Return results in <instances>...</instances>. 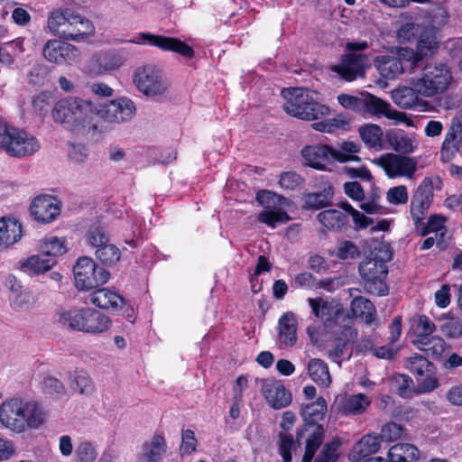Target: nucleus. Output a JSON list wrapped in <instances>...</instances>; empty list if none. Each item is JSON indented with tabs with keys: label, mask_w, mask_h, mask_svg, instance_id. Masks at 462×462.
<instances>
[{
	"label": "nucleus",
	"mask_w": 462,
	"mask_h": 462,
	"mask_svg": "<svg viewBox=\"0 0 462 462\" xmlns=\"http://www.w3.org/2000/svg\"><path fill=\"white\" fill-rule=\"evenodd\" d=\"M385 136L390 147L401 155L412 153L419 145L417 136L414 134L392 130L387 132Z\"/></svg>",
	"instance_id": "b1692460"
},
{
	"label": "nucleus",
	"mask_w": 462,
	"mask_h": 462,
	"mask_svg": "<svg viewBox=\"0 0 462 462\" xmlns=\"http://www.w3.org/2000/svg\"><path fill=\"white\" fill-rule=\"evenodd\" d=\"M430 207V204L418 201V199H411L410 211L416 228H419L420 224H422V220L424 219Z\"/></svg>",
	"instance_id": "0e129e2a"
},
{
	"label": "nucleus",
	"mask_w": 462,
	"mask_h": 462,
	"mask_svg": "<svg viewBox=\"0 0 462 462\" xmlns=\"http://www.w3.org/2000/svg\"><path fill=\"white\" fill-rule=\"evenodd\" d=\"M279 438V451L282 462H291V451L295 450L296 448L293 437L288 433H280Z\"/></svg>",
	"instance_id": "4d7b16f0"
},
{
	"label": "nucleus",
	"mask_w": 462,
	"mask_h": 462,
	"mask_svg": "<svg viewBox=\"0 0 462 462\" xmlns=\"http://www.w3.org/2000/svg\"><path fill=\"white\" fill-rule=\"evenodd\" d=\"M39 251L48 258H55L66 253L65 241L56 236L45 238L39 245Z\"/></svg>",
	"instance_id": "79ce46f5"
},
{
	"label": "nucleus",
	"mask_w": 462,
	"mask_h": 462,
	"mask_svg": "<svg viewBox=\"0 0 462 462\" xmlns=\"http://www.w3.org/2000/svg\"><path fill=\"white\" fill-rule=\"evenodd\" d=\"M391 259L392 254L387 250L382 259L369 258L360 263L358 271L368 293L377 296H384L388 293L384 279L388 273L386 262Z\"/></svg>",
	"instance_id": "0eeeda50"
},
{
	"label": "nucleus",
	"mask_w": 462,
	"mask_h": 462,
	"mask_svg": "<svg viewBox=\"0 0 462 462\" xmlns=\"http://www.w3.org/2000/svg\"><path fill=\"white\" fill-rule=\"evenodd\" d=\"M75 284L78 289L88 291L106 283L110 273L98 266L91 258L84 256L78 259L73 268Z\"/></svg>",
	"instance_id": "6e6552de"
},
{
	"label": "nucleus",
	"mask_w": 462,
	"mask_h": 462,
	"mask_svg": "<svg viewBox=\"0 0 462 462\" xmlns=\"http://www.w3.org/2000/svg\"><path fill=\"white\" fill-rule=\"evenodd\" d=\"M23 398H13L0 405V421L6 428L23 432L26 430V420L21 416Z\"/></svg>",
	"instance_id": "f3484780"
},
{
	"label": "nucleus",
	"mask_w": 462,
	"mask_h": 462,
	"mask_svg": "<svg viewBox=\"0 0 462 462\" xmlns=\"http://www.w3.org/2000/svg\"><path fill=\"white\" fill-rule=\"evenodd\" d=\"M370 404L371 399L365 393L352 394L338 401V410L346 415H360L365 412Z\"/></svg>",
	"instance_id": "a878e982"
},
{
	"label": "nucleus",
	"mask_w": 462,
	"mask_h": 462,
	"mask_svg": "<svg viewBox=\"0 0 462 462\" xmlns=\"http://www.w3.org/2000/svg\"><path fill=\"white\" fill-rule=\"evenodd\" d=\"M444 221H445V218L441 216H438V215H432L427 224H420L422 226H421V230H420V235L422 236H425L427 235H429L430 233H436V234H439L440 236H443L446 233V227L444 226Z\"/></svg>",
	"instance_id": "864d4df0"
},
{
	"label": "nucleus",
	"mask_w": 462,
	"mask_h": 462,
	"mask_svg": "<svg viewBox=\"0 0 462 462\" xmlns=\"http://www.w3.org/2000/svg\"><path fill=\"white\" fill-rule=\"evenodd\" d=\"M52 118L65 130L79 137H94L102 129L95 118V106L91 101L76 97L60 99L53 106Z\"/></svg>",
	"instance_id": "f257e3e1"
},
{
	"label": "nucleus",
	"mask_w": 462,
	"mask_h": 462,
	"mask_svg": "<svg viewBox=\"0 0 462 462\" xmlns=\"http://www.w3.org/2000/svg\"><path fill=\"white\" fill-rule=\"evenodd\" d=\"M416 42L418 59L432 56L439 47L437 30L433 26H425Z\"/></svg>",
	"instance_id": "cd10ccee"
},
{
	"label": "nucleus",
	"mask_w": 462,
	"mask_h": 462,
	"mask_svg": "<svg viewBox=\"0 0 462 462\" xmlns=\"http://www.w3.org/2000/svg\"><path fill=\"white\" fill-rule=\"evenodd\" d=\"M351 311L356 318H360L365 323L372 324L376 319V310L372 301L358 296L351 301Z\"/></svg>",
	"instance_id": "72a5a7b5"
},
{
	"label": "nucleus",
	"mask_w": 462,
	"mask_h": 462,
	"mask_svg": "<svg viewBox=\"0 0 462 462\" xmlns=\"http://www.w3.org/2000/svg\"><path fill=\"white\" fill-rule=\"evenodd\" d=\"M374 66L381 76L387 79H393L403 70L402 62L394 55H382L374 59Z\"/></svg>",
	"instance_id": "7c9ffc66"
},
{
	"label": "nucleus",
	"mask_w": 462,
	"mask_h": 462,
	"mask_svg": "<svg viewBox=\"0 0 462 462\" xmlns=\"http://www.w3.org/2000/svg\"><path fill=\"white\" fill-rule=\"evenodd\" d=\"M69 388L81 395H91L95 391V383L84 371H76L69 377Z\"/></svg>",
	"instance_id": "4c0bfd02"
},
{
	"label": "nucleus",
	"mask_w": 462,
	"mask_h": 462,
	"mask_svg": "<svg viewBox=\"0 0 462 462\" xmlns=\"http://www.w3.org/2000/svg\"><path fill=\"white\" fill-rule=\"evenodd\" d=\"M391 462H411L419 457V449L409 443L393 446L388 452Z\"/></svg>",
	"instance_id": "e433bc0d"
},
{
	"label": "nucleus",
	"mask_w": 462,
	"mask_h": 462,
	"mask_svg": "<svg viewBox=\"0 0 462 462\" xmlns=\"http://www.w3.org/2000/svg\"><path fill=\"white\" fill-rule=\"evenodd\" d=\"M42 388L44 393L54 397H60L65 393L63 383L53 376H47L43 379Z\"/></svg>",
	"instance_id": "bf43d9fd"
},
{
	"label": "nucleus",
	"mask_w": 462,
	"mask_h": 462,
	"mask_svg": "<svg viewBox=\"0 0 462 462\" xmlns=\"http://www.w3.org/2000/svg\"><path fill=\"white\" fill-rule=\"evenodd\" d=\"M134 82L140 92L154 100L163 97L168 89L162 71L152 65L137 69L134 75Z\"/></svg>",
	"instance_id": "1a4fd4ad"
},
{
	"label": "nucleus",
	"mask_w": 462,
	"mask_h": 462,
	"mask_svg": "<svg viewBox=\"0 0 462 462\" xmlns=\"http://www.w3.org/2000/svg\"><path fill=\"white\" fill-rule=\"evenodd\" d=\"M57 322L71 330L99 334L109 328L111 320L97 310L82 308L58 312Z\"/></svg>",
	"instance_id": "39448f33"
},
{
	"label": "nucleus",
	"mask_w": 462,
	"mask_h": 462,
	"mask_svg": "<svg viewBox=\"0 0 462 462\" xmlns=\"http://www.w3.org/2000/svg\"><path fill=\"white\" fill-rule=\"evenodd\" d=\"M263 394L268 404L280 410L291 402V393L278 381H265L262 387Z\"/></svg>",
	"instance_id": "4be33fe9"
},
{
	"label": "nucleus",
	"mask_w": 462,
	"mask_h": 462,
	"mask_svg": "<svg viewBox=\"0 0 462 462\" xmlns=\"http://www.w3.org/2000/svg\"><path fill=\"white\" fill-rule=\"evenodd\" d=\"M411 87L399 88L392 92L393 102L403 109H411L423 105H428L420 98V94L416 89L414 79L411 81Z\"/></svg>",
	"instance_id": "5701e85b"
},
{
	"label": "nucleus",
	"mask_w": 462,
	"mask_h": 462,
	"mask_svg": "<svg viewBox=\"0 0 462 462\" xmlns=\"http://www.w3.org/2000/svg\"><path fill=\"white\" fill-rule=\"evenodd\" d=\"M97 62L99 65L98 72H103L119 68L123 64V59L115 52H104L97 55Z\"/></svg>",
	"instance_id": "3c124183"
},
{
	"label": "nucleus",
	"mask_w": 462,
	"mask_h": 462,
	"mask_svg": "<svg viewBox=\"0 0 462 462\" xmlns=\"http://www.w3.org/2000/svg\"><path fill=\"white\" fill-rule=\"evenodd\" d=\"M136 113L134 103L127 97H120L108 103L95 106V118L104 119L109 123H125L130 121Z\"/></svg>",
	"instance_id": "9b49d317"
},
{
	"label": "nucleus",
	"mask_w": 462,
	"mask_h": 462,
	"mask_svg": "<svg viewBox=\"0 0 462 462\" xmlns=\"http://www.w3.org/2000/svg\"><path fill=\"white\" fill-rule=\"evenodd\" d=\"M406 367L412 373L419 376H424V374H434V365L432 363L428 361L427 358L414 355L406 360Z\"/></svg>",
	"instance_id": "a18cd8bd"
},
{
	"label": "nucleus",
	"mask_w": 462,
	"mask_h": 462,
	"mask_svg": "<svg viewBox=\"0 0 462 462\" xmlns=\"http://www.w3.org/2000/svg\"><path fill=\"white\" fill-rule=\"evenodd\" d=\"M22 237V225L14 217L0 218V246L9 247Z\"/></svg>",
	"instance_id": "bb28decb"
},
{
	"label": "nucleus",
	"mask_w": 462,
	"mask_h": 462,
	"mask_svg": "<svg viewBox=\"0 0 462 462\" xmlns=\"http://www.w3.org/2000/svg\"><path fill=\"white\" fill-rule=\"evenodd\" d=\"M96 257L106 265L116 263L121 257L120 250L113 244L107 243L102 246L97 247Z\"/></svg>",
	"instance_id": "49530a36"
},
{
	"label": "nucleus",
	"mask_w": 462,
	"mask_h": 462,
	"mask_svg": "<svg viewBox=\"0 0 462 462\" xmlns=\"http://www.w3.org/2000/svg\"><path fill=\"white\" fill-rule=\"evenodd\" d=\"M416 89L423 97H433L445 93L453 82V73L443 62L426 64L420 73L413 78Z\"/></svg>",
	"instance_id": "423d86ee"
},
{
	"label": "nucleus",
	"mask_w": 462,
	"mask_h": 462,
	"mask_svg": "<svg viewBox=\"0 0 462 462\" xmlns=\"http://www.w3.org/2000/svg\"><path fill=\"white\" fill-rule=\"evenodd\" d=\"M333 195V187L328 186L319 192L309 193L305 197V203L310 208L319 209L330 204Z\"/></svg>",
	"instance_id": "37998d69"
},
{
	"label": "nucleus",
	"mask_w": 462,
	"mask_h": 462,
	"mask_svg": "<svg viewBox=\"0 0 462 462\" xmlns=\"http://www.w3.org/2000/svg\"><path fill=\"white\" fill-rule=\"evenodd\" d=\"M278 199L279 197L275 193L268 190H260L256 194V200L259 204L269 209L261 212L258 216V220L273 228L276 227L278 224L286 223L291 219L289 215L284 211L271 210L275 208Z\"/></svg>",
	"instance_id": "dca6fc26"
},
{
	"label": "nucleus",
	"mask_w": 462,
	"mask_h": 462,
	"mask_svg": "<svg viewBox=\"0 0 462 462\" xmlns=\"http://www.w3.org/2000/svg\"><path fill=\"white\" fill-rule=\"evenodd\" d=\"M338 444L337 442H328L321 449L314 462H337Z\"/></svg>",
	"instance_id": "774afa93"
},
{
	"label": "nucleus",
	"mask_w": 462,
	"mask_h": 462,
	"mask_svg": "<svg viewBox=\"0 0 462 462\" xmlns=\"http://www.w3.org/2000/svg\"><path fill=\"white\" fill-rule=\"evenodd\" d=\"M23 405L25 407L23 408L21 416L26 420V429H37L45 422L47 414L40 403L23 398Z\"/></svg>",
	"instance_id": "c756f323"
},
{
	"label": "nucleus",
	"mask_w": 462,
	"mask_h": 462,
	"mask_svg": "<svg viewBox=\"0 0 462 462\" xmlns=\"http://www.w3.org/2000/svg\"><path fill=\"white\" fill-rule=\"evenodd\" d=\"M10 302L13 308L17 310L28 309L34 303V298L29 291H19L14 294H11Z\"/></svg>",
	"instance_id": "13d9d810"
},
{
	"label": "nucleus",
	"mask_w": 462,
	"mask_h": 462,
	"mask_svg": "<svg viewBox=\"0 0 462 462\" xmlns=\"http://www.w3.org/2000/svg\"><path fill=\"white\" fill-rule=\"evenodd\" d=\"M88 241L95 248L109 243L106 226L100 223L94 224L88 230Z\"/></svg>",
	"instance_id": "09e8293b"
},
{
	"label": "nucleus",
	"mask_w": 462,
	"mask_h": 462,
	"mask_svg": "<svg viewBox=\"0 0 462 462\" xmlns=\"http://www.w3.org/2000/svg\"><path fill=\"white\" fill-rule=\"evenodd\" d=\"M327 412V402L323 397L315 402L303 405L300 410L305 421L303 429L297 433V441L305 440V453L301 462H311L316 451L324 440V429L318 422L323 420Z\"/></svg>",
	"instance_id": "7ed1b4c3"
},
{
	"label": "nucleus",
	"mask_w": 462,
	"mask_h": 462,
	"mask_svg": "<svg viewBox=\"0 0 462 462\" xmlns=\"http://www.w3.org/2000/svg\"><path fill=\"white\" fill-rule=\"evenodd\" d=\"M393 385L396 393L402 398H410L413 393V381L405 374H395L393 377Z\"/></svg>",
	"instance_id": "8fccbe9b"
},
{
	"label": "nucleus",
	"mask_w": 462,
	"mask_h": 462,
	"mask_svg": "<svg viewBox=\"0 0 462 462\" xmlns=\"http://www.w3.org/2000/svg\"><path fill=\"white\" fill-rule=\"evenodd\" d=\"M426 25L414 23H407L403 24L397 32L398 41L401 43H410L417 42Z\"/></svg>",
	"instance_id": "de8ad7c7"
},
{
	"label": "nucleus",
	"mask_w": 462,
	"mask_h": 462,
	"mask_svg": "<svg viewBox=\"0 0 462 462\" xmlns=\"http://www.w3.org/2000/svg\"><path fill=\"white\" fill-rule=\"evenodd\" d=\"M403 432L404 429L401 425L394 422H389L382 427L379 437L381 438V440L392 442L399 439L403 435Z\"/></svg>",
	"instance_id": "e2e57ef3"
},
{
	"label": "nucleus",
	"mask_w": 462,
	"mask_h": 462,
	"mask_svg": "<svg viewBox=\"0 0 462 462\" xmlns=\"http://www.w3.org/2000/svg\"><path fill=\"white\" fill-rule=\"evenodd\" d=\"M39 148L40 144L35 137L14 127L11 128V134L3 149L10 156L25 157L32 155Z\"/></svg>",
	"instance_id": "4468645a"
},
{
	"label": "nucleus",
	"mask_w": 462,
	"mask_h": 462,
	"mask_svg": "<svg viewBox=\"0 0 462 462\" xmlns=\"http://www.w3.org/2000/svg\"><path fill=\"white\" fill-rule=\"evenodd\" d=\"M347 125V121L338 116L328 120L316 122L312 124V128L323 133H333L337 129H345Z\"/></svg>",
	"instance_id": "6e6d98bb"
},
{
	"label": "nucleus",
	"mask_w": 462,
	"mask_h": 462,
	"mask_svg": "<svg viewBox=\"0 0 462 462\" xmlns=\"http://www.w3.org/2000/svg\"><path fill=\"white\" fill-rule=\"evenodd\" d=\"M442 188V180L439 177L424 178L415 190L411 199L425 202L431 205L433 190Z\"/></svg>",
	"instance_id": "c9c22d12"
},
{
	"label": "nucleus",
	"mask_w": 462,
	"mask_h": 462,
	"mask_svg": "<svg viewBox=\"0 0 462 462\" xmlns=\"http://www.w3.org/2000/svg\"><path fill=\"white\" fill-rule=\"evenodd\" d=\"M31 215L42 223H50L60 213V203L53 196L42 195L36 197L30 207Z\"/></svg>",
	"instance_id": "a211bd4d"
},
{
	"label": "nucleus",
	"mask_w": 462,
	"mask_h": 462,
	"mask_svg": "<svg viewBox=\"0 0 462 462\" xmlns=\"http://www.w3.org/2000/svg\"><path fill=\"white\" fill-rule=\"evenodd\" d=\"M90 301L101 309L117 308L125 303L121 295L106 288L97 290L91 293Z\"/></svg>",
	"instance_id": "f704fd0d"
},
{
	"label": "nucleus",
	"mask_w": 462,
	"mask_h": 462,
	"mask_svg": "<svg viewBox=\"0 0 462 462\" xmlns=\"http://www.w3.org/2000/svg\"><path fill=\"white\" fill-rule=\"evenodd\" d=\"M413 345L434 359L439 358L446 348L444 339L437 336L417 338L413 341Z\"/></svg>",
	"instance_id": "473e14b6"
},
{
	"label": "nucleus",
	"mask_w": 462,
	"mask_h": 462,
	"mask_svg": "<svg viewBox=\"0 0 462 462\" xmlns=\"http://www.w3.org/2000/svg\"><path fill=\"white\" fill-rule=\"evenodd\" d=\"M198 445V440L195 437V433L191 430H183L181 431V444H180V453L182 455L191 454L196 451Z\"/></svg>",
	"instance_id": "69168bd1"
},
{
	"label": "nucleus",
	"mask_w": 462,
	"mask_h": 462,
	"mask_svg": "<svg viewBox=\"0 0 462 462\" xmlns=\"http://www.w3.org/2000/svg\"><path fill=\"white\" fill-rule=\"evenodd\" d=\"M381 438L379 435H365L357 443H356L349 453V459L352 461H360L361 459L376 453L381 447Z\"/></svg>",
	"instance_id": "393cba45"
},
{
	"label": "nucleus",
	"mask_w": 462,
	"mask_h": 462,
	"mask_svg": "<svg viewBox=\"0 0 462 462\" xmlns=\"http://www.w3.org/2000/svg\"><path fill=\"white\" fill-rule=\"evenodd\" d=\"M366 56L363 54L349 53L342 57L337 65H334L331 69L341 79L346 81H353L365 76V63Z\"/></svg>",
	"instance_id": "6ab92c4d"
},
{
	"label": "nucleus",
	"mask_w": 462,
	"mask_h": 462,
	"mask_svg": "<svg viewBox=\"0 0 462 462\" xmlns=\"http://www.w3.org/2000/svg\"><path fill=\"white\" fill-rule=\"evenodd\" d=\"M308 371L310 378L319 385L328 387L331 383L328 365L321 359L313 358L309 362Z\"/></svg>",
	"instance_id": "58836bf2"
},
{
	"label": "nucleus",
	"mask_w": 462,
	"mask_h": 462,
	"mask_svg": "<svg viewBox=\"0 0 462 462\" xmlns=\"http://www.w3.org/2000/svg\"><path fill=\"white\" fill-rule=\"evenodd\" d=\"M55 263V259L48 258L44 254L32 255L23 263V268L34 273H42L49 271Z\"/></svg>",
	"instance_id": "c03bdc74"
},
{
	"label": "nucleus",
	"mask_w": 462,
	"mask_h": 462,
	"mask_svg": "<svg viewBox=\"0 0 462 462\" xmlns=\"http://www.w3.org/2000/svg\"><path fill=\"white\" fill-rule=\"evenodd\" d=\"M408 190L404 185L393 187L386 192V199L393 205L406 204L408 202Z\"/></svg>",
	"instance_id": "680f3d73"
},
{
	"label": "nucleus",
	"mask_w": 462,
	"mask_h": 462,
	"mask_svg": "<svg viewBox=\"0 0 462 462\" xmlns=\"http://www.w3.org/2000/svg\"><path fill=\"white\" fill-rule=\"evenodd\" d=\"M317 218L326 228L333 231H339L349 223L348 215L337 209L323 210Z\"/></svg>",
	"instance_id": "2f4dec72"
},
{
	"label": "nucleus",
	"mask_w": 462,
	"mask_h": 462,
	"mask_svg": "<svg viewBox=\"0 0 462 462\" xmlns=\"http://www.w3.org/2000/svg\"><path fill=\"white\" fill-rule=\"evenodd\" d=\"M166 452V442L162 436L154 435L143 445L141 454L161 462L162 455Z\"/></svg>",
	"instance_id": "a19ab883"
},
{
	"label": "nucleus",
	"mask_w": 462,
	"mask_h": 462,
	"mask_svg": "<svg viewBox=\"0 0 462 462\" xmlns=\"http://www.w3.org/2000/svg\"><path fill=\"white\" fill-rule=\"evenodd\" d=\"M359 134L363 142L369 147L375 150L383 148V130L374 124H368L359 128Z\"/></svg>",
	"instance_id": "ea45409f"
},
{
	"label": "nucleus",
	"mask_w": 462,
	"mask_h": 462,
	"mask_svg": "<svg viewBox=\"0 0 462 462\" xmlns=\"http://www.w3.org/2000/svg\"><path fill=\"white\" fill-rule=\"evenodd\" d=\"M361 113L377 117L383 116L397 124L404 123L408 126L413 125L412 119L405 113L393 109L390 103L371 94L363 97Z\"/></svg>",
	"instance_id": "ddd939ff"
},
{
	"label": "nucleus",
	"mask_w": 462,
	"mask_h": 462,
	"mask_svg": "<svg viewBox=\"0 0 462 462\" xmlns=\"http://www.w3.org/2000/svg\"><path fill=\"white\" fill-rule=\"evenodd\" d=\"M278 340L283 346H293L297 341V319L294 313H284L278 322Z\"/></svg>",
	"instance_id": "c85d7f7f"
},
{
	"label": "nucleus",
	"mask_w": 462,
	"mask_h": 462,
	"mask_svg": "<svg viewBox=\"0 0 462 462\" xmlns=\"http://www.w3.org/2000/svg\"><path fill=\"white\" fill-rule=\"evenodd\" d=\"M50 32L60 39L83 42L95 34V26L87 17L69 9H54L47 19Z\"/></svg>",
	"instance_id": "f03ea898"
},
{
	"label": "nucleus",
	"mask_w": 462,
	"mask_h": 462,
	"mask_svg": "<svg viewBox=\"0 0 462 462\" xmlns=\"http://www.w3.org/2000/svg\"><path fill=\"white\" fill-rule=\"evenodd\" d=\"M75 456L77 462H95L97 452L92 443L82 441L77 446Z\"/></svg>",
	"instance_id": "5fc2aeb1"
},
{
	"label": "nucleus",
	"mask_w": 462,
	"mask_h": 462,
	"mask_svg": "<svg viewBox=\"0 0 462 462\" xmlns=\"http://www.w3.org/2000/svg\"><path fill=\"white\" fill-rule=\"evenodd\" d=\"M338 207L346 211V214L352 216L356 226L359 228H365L371 224V221L364 214L355 209L347 201L340 202Z\"/></svg>",
	"instance_id": "338daca9"
},
{
	"label": "nucleus",
	"mask_w": 462,
	"mask_h": 462,
	"mask_svg": "<svg viewBox=\"0 0 462 462\" xmlns=\"http://www.w3.org/2000/svg\"><path fill=\"white\" fill-rule=\"evenodd\" d=\"M360 254L358 247L351 241H341L337 245L336 255L341 260H349L358 257Z\"/></svg>",
	"instance_id": "052dcab7"
},
{
	"label": "nucleus",
	"mask_w": 462,
	"mask_h": 462,
	"mask_svg": "<svg viewBox=\"0 0 462 462\" xmlns=\"http://www.w3.org/2000/svg\"><path fill=\"white\" fill-rule=\"evenodd\" d=\"M308 302L313 315L319 319L327 327L337 324L345 316L342 304L337 300L309 298Z\"/></svg>",
	"instance_id": "2eb2a0df"
},
{
	"label": "nucleus",
	"mask_w": 462,
	"mask_h": 462,
	"mask_svg": "<svg viewBox=\"0 0 462 462\" xmlns=\"http://www.w3.org/2000/svg\"><path fill=\"white\" fill-rule=\"evenodd\" d=\"M414 332L418 338L430 337L436 329L435 324L426 315L413 319Z\"/></svg>",
	"instance_id": "603ef678"
},
{
	"label": "nucleus",
	"mask_w": 462,
	"mask_h": 462,
	"mask_svg": "<svg viewBox=\"0 0 462 462\" xmlns=\"http://www.w3.org/2000/svg\"><path fill=\"white\" fill-rule=\"evenodd\" d=\"M138 37L139 39L147 41L151 45L158 47L162 51H174L188 59L194 56L193 49L177 38L154 35L149 32H141L138 34Z\"/></svg>",
	"instance_id": "aec40b11"
},
{
	"label": "nucleus",
	"mask_w": 462,
	"mask_h": 462,
	"mask_svg": "<svg viewBox=\"0 0 462 462\" xmlns=\"http://www.w3.org/2000/svg\"><path fill=\"white\" fill-rule=\"evenodd\" d=\"M301 154L308 165L318 170H325L326 166L334 160L340 162L360 161L358 156L344 155L327 145L307 146L302 150Z\"/></svg>",
	"instance_id": "f8f14e48"
},
{
	"label": "nucleus",
	"mask_w": 462,
	"mask_h": 462,
	"mask_svg": "<svg viewBox=\"0 0 462 462\" xmlns=\"http://www.w3.org/2000/svg\"><path fill=\"white\" fill-rule=\"evenodd\" d=\"M456 152L462 154V116L453 117L442 144L441 157L449 160Z\"/></svg>",
	"instance_id": "412c9836"
},
{
	"label": "nucleus",
	"mask_w": 462,
	"mask_h": 462,
	"mask_svg": "<svg viewBox=\"0 0 462 462\" xmlns=\"http://www.w3.org/2000/svg\"><path fill=\"white\" fill-rule=\"evenodd\" d=\"M374 163L383 169L385 174L391 179L399 177L411 179L417 170L418 161L414 157L384 153L374 160Z\"/></svg>",
	"instance_id": "9d476101"
},
{
	"label": "nucleus",
	"mask_w": 462,
	"mask_h": 462,
	"mask_svg": "<svg viewBox=\"0 0 462 462\" xmlns=\"http://www.w3.org/2000/svg\"><path fill=\"white\" fill-rule=\"evenodd\" d=\"M282 94L285 99L283 109L293 117L312 121L330 114V108L318 102L314 97L316 93L308 88H287Z\"/></svg>",
	"instance_id": "20e7f679"
}]
</instances>
